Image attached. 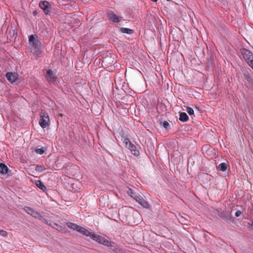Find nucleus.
I'll return each instance as SVG.
<instances>
[{"instance_id":"obj_31","label":"nucleus","mask_w":253,"mask_h":253,"mask_svg":"<svg viewBox=\"0 0 253 253\" xmlns=\"http://www.w3.org/2000/svg\"><path fill=\"white\" fill-rule=\"evenodd\" d=\"M128 194L131 196V197H133V196L132 195H130L131 194H132V190L131 189H129V191H128Z\"/></svg>"},{"instance_id":"obj_14","label":"nucleus","mask_w":253,"mask_h":253,"mask_svg":"<svg viewBox=\"0 0 253 253\" xmlns=\"http://www.w3.org/2000/svg\"><path fill=\"white\" fill-rule=\"evenodd\" d=\"M35 183L36 186L42 191H45L46 190V187L45 186L43 182L41 180L36 181Z\"/></svg>"},{"instance_id":"obj_24","label":"nucleus","mask_w":253,"mask_h":253,"mask_svg":"<svg viewBox=\"0 0 253 253\" xmlns=\"http://www.w3.org/2000/svg\"><path fill=\"white\" fill-rule=\"evenodd\" d=\"M162 126L166 130H169L170 128V125L167 121H164L163 123Z\"/></svg>"},{"instance_id":"obj_23","label":"nucleus","mask_w":253,"mask_h":253,"mask_svg":"<svg viewBox=\"0 0 253 253\" xmlns=\"http://www.w3.org/2000/svg\"><path fill=\"white\" fill-rule=\"evenodd\" d=\"M45 169V168L41 165H38L35 168V170L38 172H42Z\"/></svg>"},{"instance_id":"obj_20","label":"nucleus","mask_w":253,"mask_h":253,"mask_svg":"<svg viewBox=\"0 0 253 253\" xmlns=\"http://www.w3.org/2000/svg\"><path fill=\"white\" fill-rule=\"evenodd\" d=\"M218 168L219 170L225 171L227 169V165L224 163H222L218 165Z\"/></svg>"},{"instance_id":"obj_33","label":"nucleus","mask_w":253,"mask_h":253,"mask_svg":"<svg viewBox=\"0 0 253 253\" xmlns=\"http://www.w3.org/2000/svg\"><path fill=\"white\" fill-rule=\"evenodd\" d=\"M136 216H139V217H140V214H139L138 213H136Z\"/></svg>"},{"instance_id":"obj_6","label":"nucleus","mask_w":253,"mask_h":253,"mask_svg":"<svg viewBox=\"0 0 253 253\" xmlns=\"http://www.w3.org/2000/svg\"><path fill=\"white\" fill-rule=\"evenodd\" d=\"M39 6L43 10L45 14L49 13L50 4L47 1H41L39 4Z\"/></svg>"},{"instance_id":"obj_34","label":"nucleus","mask_w":253,"mask_h":253,"mask_svg":"<svg viewBox=\"0 0 253 253\" xmlns=\"http://www.w3.org/2000/svg\"><path fill=\"white\" fill-rule=\"evenodd\" d=\"M152 1H154V2H156L157 1V0H151Z\"/></svg>"},{"instance_id":"obj_9","label":"nucleus","mask_w":253,"mask_h":253,"mask_svg":"<svg viewBox=\"0 0 253 253\" xmlns=\"http://www.w3.org/2000/svg\"><path fill=\"white\" fill-rule=\"evenodd\" d=\"M135 199V200L138 202L143 207L145 208H148L149 207V204L148 202L145 201L142 197L137 196Z\"/></svg>"},{"instance_id":"obj_27","label":"nucleus","mask_w":253,"mask_h":253,"mask_svg":"<svg viewBox=\"0 0 253 253\" xmlns=\"http://www.w3.org/2000/svg\"><path fill=\"white\" fill-rule=\"evenodd\" d=\"M0 235L3 237H6L7 236V233L3 230H0Z\"/></svg>"},{"instance_id":"obj_26","label":"nucleus","mask_w":253,"mask_h":253,"mask_svg":"<svg viewBox=\"0 0 253 253\" xmlns=\"http://www.w3.org/2000/svg\"><path fill=\"white\" fill-rule=\"evenodd\" d=\"M186 112L188 113L189 115H194V110L192 108L190 107H187L186 110Z\"/></svg>"},{"instance_id":"obj_12","label":"nucleus","mask_w":253,"mask_h":253,"mask_svg":"<svg viewBox=\"0 0 253 253\" xmlns=\"http://www.w3.org/2000/svg\"><path fill=\"white\" fill-rule=\"evenodd\" d=\"M78 232H80V233L83 234L84 235H85L86 236H89L91 237V235L93 233H91L89 232L88 230L86 229L85 228L81 227L80 226L78 231Z\"/></svg>"},{"instance_id":"obj_29","label":"nucleus","mask_w":253,"mask_h":253,"mask_svg":"<svg viewBox=\"0 0 253 253\" xmlns=\"http://www.w3.org/2000/svg\"><path fill=\"white\" fill-rule=\"evenodd\" d=\"M252 61H249L248 63V65L253 69V59L251 60Z\"/></svg>"},{"instance_id":"obj_3","label":"nucleus","mask_w":253,"mask_h":253,"mask_svg":"<svg viewBox=\"0 0 253 253\" xmlns=\"http://www.w3.org/2000/svg\"><path fill=\"white\" fill-rule=\"evenodd\" d=\"M241 54L244 59L248 63L249 61L253 60V54L249 50L243 49L241 50Z\"/></svg>"},{"instance_id":"obj_7","label":"nucleus","mask_w":253,"mask_h":253,"mask_svg":"<svg viewBox=\"0 0 253 253\" xmlns=\"http://www.w3.org/2000/svg\"><path fill=\"white\" fill-rule=\"evenodd\" d=\"M46 79L49 83H53L55 81L56 77L51 70L49 69L46 71Z\"/></svg>"},{"instance_id":"obj_15","label":"nucleus","mask_w":253,"mask_h":253,"mask_svg":"<svg viewBox=\"0 0 253 253\" xmlns=\"http://www.w3.org/2000/svg\"><path fill=\"white\" fill-rule=\"evenodd\" d=\"M39 219L41 220L42 222L45 223V224H48L49 225H50L53 227V225H56V226L57 225L56 224L53 223L51 221L45 219V218L43 217L42 215H41V217L39 218Z\"/></svg>"},{"instance_id":"obj_30","label":"nucleus","mask_w":253,"mask_h":253,"mask_svg":"<svg viewBox=\"0 0 253 253\" xmlns=\"http://www.w3.org/2000/svg\"><path fill=\"white\" fill-rule=\"evenodd\" d=\"M250 228H253V221H251L248 223Z\"/></svg>"},{"instance_id":"obj_13","label":"nucleus","mask_w":253,"mask_h":253,"mask_svg":"<svg viewBox=\"0 0 253 253\" xmlns=\"http://www.w3.org/2000/svg\"><path fill=\"white\" fill-rule=\"evenodd\" d=\"M120 31L123 33L127 34L129 35L132 34L134 33V31L133 30L124 27L121 28L120 29Z\"/></svg>"},{"instance_id":"obj_32","label":"nucleus","mask_w":253,"mask_h":253,"mask_svg":"<svg viewBox=\"0 0 253 253\" xmlns=\"http://www.w3.org/2000/svg\"><path fill=\"white\" fill-rule=\"evenodd\" d=\"M72 6H73L72 7V8L73 9H76L75 7L76 6V4H75V2H73V4L72 5Z\"/></svg>"},{"instance_id":"obj_16","label":"nucleus","mask_w":253,"mask_h":253,"mask_svg":"<svg viewBox=\"0 0 253 253\" xmlns=\"http://www.w3.org/2000/svg\"><path fill=\"white\" fill-rule=\"evenodd\" d=\"M8 171L7 167L3 163L0 164V172L2 174H6Z\"/></svg>"},{"instance_id":"obj_19","label":"nucleus","mask_w":253,"mask_h":253,"mask_svg":"<svg viewBox=\"0 0 253 253\" xmlns=\"http://www.w3.org/2000/svg\"><path fill=\"white\" fill-rule=\"evenodd\" d=\"M189 118L186 113L182 112L180 114L179 120L181 122H185L188 120Z\"/></svg>"},{"instance_id":"obj_28","label":"nucleus","mask_w":253,"mask_h":253,"mask_svg":"<svg viewBox=\"0 0 253 253\" xmlns=\"http://www.w3.org/2000/svg\"><path fill=\"white\" fill-rule=\"evenodd\" d=\"M241 213H242V212L240 211L237 210V211H236L235 215L236 217H238L241 215Z\"/></svg>"},{"instance_id":"obj_5","label":"nucleus","mask_w":253,"mask_h":253,"mask_svg":"<svg viewBox=\"0 0 253 253\" xmlns=\"http://www.w3.org/2000/svg\"><path fill=\"white\" fill-rule=\"evenodd\" d=\"M24 210L28 214L31 215L35 218L39 219V218L41 217V215L39 212L30 207H25L24 208Z\"/></svg>"},{"instance_id":"obj_18","label":"nucleus","mask_w":253,"mask_h":253,"mask_svg":"<svg viewBox=\"0 0 253 253\" xmlns=\"http://www.w3.org/2000/svg\"><path fill=\"white\" fill-rule=\"evenodd\" d=\"M90 238L99 243H101L102 239H103V237L96 235L93 233L91 235Z\"/></svg>"},{"instance_id":"obj_17","label":"nucleus","mask_w":253,"mask_h":253,"mask_svg":"<svg viewBox=\"0 0 253 253\" xmlns=\"http://www.w3.org/2000/svg\"><path fill=\"white\" fill-rule=\"evenodd\" d=\"M66 225L70 229L76 231H78L80 227V226L77 225L76 224L70 222H67Z\"/></svg>"},{"instance_id":"obj_21","label":"nucleus","mask_w":253,"mask_h":253,"mask_svg":"<svg viewBox=\"0 0 253 253\" xmlns=\"http://www.w3.org/2000/svg\"><path fill=\"white\" fill-rule=\"evenodd\" d=\"M101 244L108 247L111 246V242L104 237H103V239H102Z\"/></svg>"},{"instance_id":"obj_22","label":"nucleus","mask_w":253,"mask_h":253,"mask_svg":"<svg viewBox=\"0 0 253 253\" xmlns=\"http://www.w3.org/2000/svg\"><path fill=\"white\" fill-rule=\"evenodd\" d=\"M45 151V148L44 147H42L41 148H37L35 150V151L37 153L42 155L44 153Z\"/></svg>"},{"instance_id":"obj_8","label":"nucleus","mask_w":253,"mask_h":253,"mask_svg":"<svg viewBox=\"0 0 253 253\" xmlns=\"http://www.w3.org/2000/svg\"><path fill=\"white\" fill-rule=\"evenodd\" d=\"M108 18L113 22L119 23L120 21L119 17L112 11L108 13Z\"/></svg>"},{"instance_id":"obj_25","label":"nucleus","mask_w":253,"mask_h":253,"mask_svg":"<svg viewBox=\"0 0 253 253\" xmlns=\"http://www.w3.org/2000/svg\"><path fill=\"white\" fill-rule=\"evenodd\" d=\"M124 142L125 143V147L127 148L128 147V146L131 145V144H132V143L130 142V141L128 138H125L124 139Z\"/></svg>"},{"instance_id":"obj_4","label":"nucleus","mask_w":253,"mask_h":253,"mask_svg":"<svg viewBox=\"0 0 253 253\" xmlns=\"http://www.w3.org/2000/svg\"><path fill=\"white\" fill-rule=\"evenodd\" d=\"M7 80L11 84L17 83L18 75L16 73L7 72L5 75Z\"/></svg>"},{"instance_id":"obj_10","label":"nucleus","mask_w":253,"mask_h":253,"mask_svg":"<svg viewBox=\"0 0 253 253\" xmlns=\"http://www.w3.org/2000/svg\"><path fill=\"white\" fill-rule=\"evenodd\" d=\"M219 216L225 220L228 221L231 218V213L228 211H225L220 212Z\"/></svg>"},{"instance_id":"obj_2","label":"nucleus","mask_w":253,"mask_h":253,"mask_svg":"<svg viewBox=\"0 0 253 253\" xmlns=\"http://www.w3.org/2000/svg\"><path fill=\"white\" fill-rule=\"evenodd\" d=\"M39 123L42 128H44L49 126V118L47 113L44 112L41 113Z\"/></svg>"},{"instance_id":"obj_1","label":"nucleus","mask_w":253,"mask_h":253,"mask_svg":"<svg viewBox=\"0 0 253 253\" xmlns=\"http://www.w3.org/2000/svg\"><path fill=\"white\" fill-rule=\"evenodd\" d=\"M29 42L31 46V52L35 56H38L42 53V43L38 40H36L34 35L29 37Z\"/></svg>"},{"instance_id":"obj_11","label":"nucleus","mask_w":253,"mask_h":253,"mask_svg":"<svg viewBox=\"0 0 253 253\" xmlns=\"http://www.w3.org/2000/svg\"><path fill=\"white\" fill-rule=\"evenodd\" d=\"M127 148L130 150L131 154L134 156H138L139 155V151L137 148V147L133 145L132 143L131 144V145L128 146Z\"/></svg>"},{"instance_id":"obj_35","label":"nucleus","mask_w":253,"mask_h":253,"mask_svg":"<svg viewBox=\"0 0 253 253\" xmlns=\"http://www.w3.org/2000/svg\"><path fill=\"white\" fill-rule=\"evenodd\" d=\"M247 78H248V79H249L250 78L249 75L247 76Z\"/></svg>"}]
</instances>
